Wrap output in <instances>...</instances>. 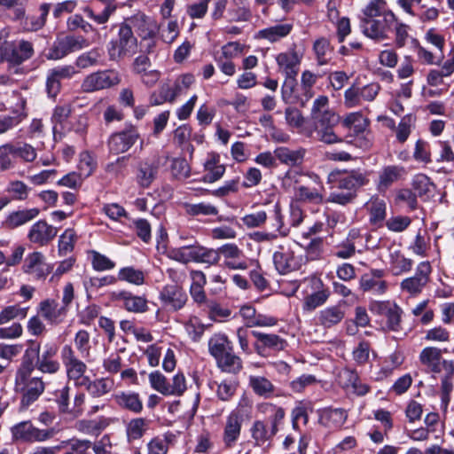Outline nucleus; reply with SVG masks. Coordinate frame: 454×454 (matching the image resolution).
Here are the masks:
<instances>
[{"instance_id": "obj_17", "label": "nucleus", "mask_w": 454, "mask_h": 454, "mask_svg": "<svg viewBox=\"0 0 454 454\" xmlns=\"http://www.w3.org/2000/svg\"><path fill=\"white\" fill-rule=\"evenodd\" d=\"M57 233L56 227L48 224L43 220H39L29 229L27 239L30 242L43 247L49 244L57 236Z\"/></svg>"}, {"instance_id": "obj_48", "label": "nucleus", "mask_w": 454, "mask_h": 454, "mask_svg": "<svg viewBox=\"0 0 454 454\" xmlns=\"http://www.w3.org/2000/svg\"><path fill=\"white\" fill-rule=\"evenodd\" d=\"M370 221L373 224L382 223L387 215V204L383 200L372 199L369 204Z\"/></svg>"}, {"instance_id": "obj_44", "label": "nucleus", "mask_w": 454, "mask_h": 454, "mask_svg": "<svg viewBox=\"0 0 454 454\" xmlns=\"http://www.w3.org/2000/svg\"><path fill=\"white\" fill-rule=\"evenodd\" d=\"M360 288L364 292H372L373 294L381 295L387 288V282L368 275H364L360 279Z\"/></svg>"}, {"instance_id": "obj_46", "label": "nucleus", "mask_w": 454, "mask_h": 454, "mask_svg": "<svg viewBox=\"0 0 454 454\" xmlns=\"http://www.w3.org/2000/svg\"><path fill=\"white\" fill-rule=\"evenodd\" d=\"M16 155L13 143H5L0 145V169L6 171L16 165Z\"/></svg>"}, {"instance_id": "obj_6", "label": "nucleus", "mask_w": 454, "mask_h": 454, "mask_svg": "<svg viewBox=\"0 0 454 454\" xmlns=\"http://www.w3.org/2000/svg\"><path fill=\"white\" fill-rule=\"evenodd\" d=\"M121 82V76L115 70H101L85 76L81 89L83 92L91 93L109 89Z\"/></svg>"}, {"instance_id": "obj_51", "label": "nucleus", "mask_w": 454, "mask_h": 454, "mask_svg": "<svg viewBox=\"0 0 454 454\" xmlns=\"http://www.w3.org/2000/svg\"><path fill=\"white\" fill-rule=\"evenodd\" d=\"M253 410L252 401L246 395H243L236 408L232 410L229 415L237 417V419L244 422L245 420H248L251 419Z\"/></svg>"}, {"instance_id": "obj_42", "label": "nucleus", "mask_w": 454, "mask_h": 454, "mask_svg": "<svg viewBox=\"0 0 454 454\" xmlns=\"http://www.w3.org/2000/svg\"><path fill=\"white\" fill-rule=\"evenodd\" d=\"M249 386L260 396L269 397L274 392L273 384L262 376L251 375L249 377Z\"/></svg>"}, {"instance_id": "obj_20", "label": "nucleus", "mask_w": 454, "mask_h": 454, "mask_svg": "<svg viewBox=\"0 0 454 454\" xmlns=\"http://www.w3.org/2000/svg\"><path fill=\"white\" fill-rule=\"evenodd\" d=\"M252 334L257 340L254 347L256 352L261 356H265L267 348L279 351L283 350L286 345V340L277 334H268L257 331H253Z\"/></svg>"}, {"instance_id": "obj_39", "label": "nucleus", "mask_w": 454, "mask_h": 454, "mask_svg": "<svg viewBox=\"0 0 454 454\" xmlns=\"http://www.w3.org/2000/svg\"><path fill=\"white\" fill-rule=\"evenodd\" d=\"M150 421L145 418H135L130 419L126 427L128 440L135 441L143 437L149 428Z\"/></svg>"}, {"instance_id": "obj_30", "label": "nucleus", "mask_w": 454, "mask_h": 454, "mask_svg": "<svg viewBox=\"0 0 454 454\" xmlns=\"http://www.w3.org/2000/svg\"><path fill=\"white\" fill-rule=\"evenodd\" d=\"M88 393L93 397H101L109 393L114 386L113 380L108 378H100L90 380L89 377L82 382Z\"/></svg>"}, {"instance_id": "obj_53", "label": "nucleus", "mask_w": 454, "mask_h": 454, "mask_svg": "<svg viewBox=\"0 0 454 454\" xmlns=\"http://www.w3.org/2000/svg\"><path fill=\"white\" fill-rule=\"evenodd\" d=\"M16 158L20 159L25 163H31L37 158L36 149L30 144L19 142L14 144Z\"/></svg>"}, {"instance_id": "obj_12", "label": "nucleus", "mask_w": 454, "mask_h": 454, "mask_svg": "<svg viewBox=\"0 0 454 454\" xmlns=\"http://www.w3.org/2000/svg\"><path fill=\"white\" fill-rule=\"evenodd\" d=\"M302 58L303 53L298 51L295 46L289 48L284 52L278 53L276 56L278 71L285 76H296Z\"/></svg>"}, {"instance_id": "obj_4", "label": "nucleus", "mask_w": 454, "mask_h": 454, "mask_svg": "<svg viewBox=\"0 0 454 454\" xmlns=\"http://www.w3.org/2000/svg\"><path fill=\"white\" fill-rule=\"evenodd\" d=\"M60 357L68 380L74 381L75 386L82 387L87 378L86 364L78 358L74 349L69 344L62 347Z\"/></svg>"}, {"instance_id": "obj_14", "label": "nucleus", "mask_w": 454, "mask_h": 454, "mask_svg": "<svg viewBox=\"0 0 454 454\" xmlns=\"http://www.w3.org/2000/svg\"><path fill=\"white\" fill-rule=\"evenodd\" d=\"M160 299L167 309L176 311L185 305L188 298L182 286L167 285L162 288Z\"/></svg>"}, {"instance_id": "obj_49", "label": "nucleus", "mask_w": 454, "mask_h": 454, "mask_svg": "<svg viewBox=\"0 0 454 454\" xmlns=\"http://www.w3.org/2000/svg\"><path fill=\"white\" fill-rule=\"evenodd\" d=\"M157 172V168L149 161H142L137 168V182L144 187L149 186L153 181Z\"/></svg>"}, {"instance_id": "obj_24", "label": "nucleus", "mask_w": 454, "mask_h": 454, "mask_svg": "<svg viewBox=\"0 0 454 454\" xmlns=\"http://www.w3.org/2000/svg\"><path fill=\"white\" fill-rule=\"evenodd\" d=\"M306 150L303 148L291 149L286 146H280L275 149L274 154L277 160L282 164L295 167L302 163Z\"/></svg>"}, {"instance_id": "obj_15", "label": "nucleus", "mask_w": 454, "mask_h": 454, "mask_svg": "<svg viewBox=\"0 0 454 454\" xmlns=\"http://www.w3.org/2000/svg\"><path fill=\"white\" fill-rule=\"evenodd\" d=\"M329 181L333 184V187L345 190L346 192H354L356 188L364 184V177L362 174L356 172H332L329 175Z\"/></svg>"}, {"instance_id": "obj_5", "label": "nucleus", "mask_w": 454, "mask_h": 454, "mask_svg": "<svg viewBox=\"0 0 454 454\" xmlns=\"http://www.w3.org/2000/svg\"><path fill=\"white\" fill-rule=\"evenodd\" d=\"M11 433L13 441L33 443L51 439L55 434V430L53 428L40 429L35 427L31 421L26 420L12 427Z\"/></svg>"}, {"instance_id": "obj_63", "label": "nucleus", "mask_w": 454, "mask_h": 454, "mask_svg": "<svg viewBox=\"0 0 454 454\" xmlns=\"http://www.w3.org/2000/svg\"><path fill=\"white\" fill-rule=\"evenodd\" d=\"M268 219V213L264 210L254 211L241 218V221L247 228L261 227Z\"/></svg>"}, {"instance_id": "obj_19", "label": "nucleus", "mask_w": 454, "mask_h": 454, "mask_svg": "<svg viewBox=\"0 0 454 454\" xmlns=\"http://www.w3.org/2000/svg\"><path fill=\"white\" fill-rule=\"evenodd\" d=\"M114 300L129 312L144 313L148 309L147 301L142 296H137L127 291H119L113 294Z\"/></svg>"}, {"instance_id": "obj_38", "label": "nucleus", "mask_w": 454, "mask_h": 454, "mask_svg": "<svg viewBox=\"0 0 454 454\" xmlns=\"http://www.w3.org/2000/svg\"><path fill=\"white\" fill-rule=\"evenodd\" d=\"M362 31L364 35L375 40L387 38L383 27H380V19L364 18L361 21Z\"/></svg>"}, {"instance_id": "obj_54", "label": "nucleus", "mask_w": 454, "mask_h": 454, "mask_svg": "<svg viewBox=\"0 0 454 454\" xmlns=\"http://www.w3.org/2000/svg\"><path fill=\"white\" fill-rule=\"evenodd\" d=\"M417 57L420 62L427 65H438L443 59V53L432 52L424 46L417 43L415 46Z\"/></svg>"}, {"instance_id": "obj_2", "label": "nucleus", "mask_w": 454, "mask_h": 454, "mask_svg": "<svg viewBox=\"0 0 454 454\" xmlns=\"http://www.w3.org/2000/svg\"><path fill=\"white\" fill-rule=\"evenodd\" d=\"M32 370L31 367H21L15 375L14 391L22 395V409H27L44 392V382L40 377H31Z\"/></svg>"}, {"instance_id": "obj_43", "label": "nucleus", "mask_w": 454, "mask_h": 454, "mask_svg": "<svg viewBox=\"0 0 454 454\" xmlns=\"http://www.w3.org/2000/svg\"><path fill=\"white\" fill-rule=\"evenodd\" d=\"M343 125L349 130H354L356 134L364 133L367 130L368 121L362 113L355 112L348 114L343 120Z\"/></svg>"}, {"instance_id": "obj_1", "label": "nucleus", "mask_w": 454, "mask_h": 454, "mask_svg": "<svg viewBox=\"0 0 454 454\" xmlns=\"http://www.w3.org/2000/svg\"><path fill=\"white\" fill-rule=\"evenodd\" d=\"M310 115L315 130H301V133L310 137L315 131L319 141L329 145L342 141L333 131V127L339 122V116L329 108L326 96H319L314 100Z\"/></svg>"}, {"instance_id": "obj_45", "label": "nucleus", "mask_w": 454, "mask_h": 454, "mask_svg": "<svg viewBox=\"0 0 454 454\" xmlns=\"http://www.w3.org/2000/svg\"><path fill=\"white\" fill-rule=\"evenodd\" d=\"M412 264V260L406 258L400 251H394L390 254V265L395 275L410 271Z\"/></svg>"}, {"instance_id": "obj_37", "label": "nucleus", "mask_w": 454, "mask_h": 454, "mask_svg": "<svg viewBox=\"0 0 454 454\" xmlns=\"http://www.w3.org/2000/svg\"><path fill=\"white\" fill-rule=\"evenodd\" d=\"M217 366L225 372L228 373H238L242 369V360L239 356L233 353V349L223 356H221L216 360Z\"/></svg>"}, {"instance_id": "obj_27", "label": "nucleus", "mask_w": 454, "mask_h": 454, "mask_svg": "<svg viewBox=\"0 0 454 454\" xmlns=\"http://www.w3.org/2000/svg\"><path fill=\"white\" fill-rule=\"evenodd\" d=\"M363 13L364 18H377L385 15L386 22L395 20V15L387 9L384 0H371L364 7Z\"/></svg>"}, {"instance_id": "obj_28", "label": "nucleus", "mask_w": 454, "mask_h": 454, "mask_svg": "<svg viewBox=\"0 0 454 454\" xmlns=\"http://www.w3.org/2000/svg\"><path fill=\"white\" fill-rule=\"evenodd\" d=\"M347 411L341 408H325L320 411L319 419L326 427H340L347 420Z\"/></svg>"}, {"instance_id": "obj_3", "label": "nucleus", "mask_w": 454, "mask_h": 454, "mask_svg": "<svg viewBox=\"0 0 454 454\" xmlns=\"http://www.w3.org/2000/svg\"><path fill=\"white\" fill-rule=\"evenodd\" d=\"M137 40L133 35L131 26L121 23L119 27L118 38L109 43L107 51L111 60L118 61L136 51Z\"/></svg>"}, {"instance_id": "obj_13", "label": "nucleus", "mask_w": 454, "mask_h": 454, "mask_svg": "<svg viewBox=\"0 0 454 454\" xmlns=\"http://www.w3.org/2000/svg\"><path fill=\"white\" fill-rule=\"evenodd\" d=\"M138 137L139 134L137 129L130 126L110 137L108 140L109 150L114 154L125 153L137 142Z\"/></svg>"}, {"instance_id": "obj_56", "label": "nucleus", "mask_w": 454, "mask_h": 454, "mask_svg": "<svg viewBox=\"0 0 454 454\" xmlns=\"http://www.w3.org/2000/svg\"><path fill=\"white\" fill-rule=\"evenodd\" d=\"M76 241V233L73 229L66 230L59 237V253L60 255H67L74 249Z\"/></svg>"}, {"instance_id": "obj_36", "label": "nucleus", "mask_w": 454, "mask_h": 454, "mask_svg": "<svg viewBox=\"0 0 454 454\" xmlns=\"http://www.w3.org/2000/svg\"><path fill=\"white\" fill-rule=\"evenodd\" d=\"M313 51L319 66L327 65L333 59V49L331 46L330 41L325 37L317 39L314 42Z\"/></svg>"}, {"instance_id": "obj_11", "label": "nucleus", "mask_w": 454, "mask_h": 454, "mask_svg": "<svg viewBox=\"0 0 454 454\" xmlns=\"http://www.w3.org/2000/svg\"><path fill=\"white\" fill-rule=\"evenodd\" d=\"M35 350L37 354L35 367L43 373L55 374L60 369V364L55 359L59 347L53 342H46L40 353V344H36Z\"/></svg>"}, {"instance_id": "obj_33", "label": "nucleus", "mask_w": 454, "mask_h": 454, "mask_svg": "<svg viewBox=\"0 0 454 454\" xmlns=\"http://www.w3.org/2000/svg\"><path fill=\"white\" fill-rule=\"evenodd\" d=\"M404 169L399 166H387L385 167L379 175L378 188L380 191H385L394 183L397 182L403 174Z\"/></svg>"}, {"instance_id": "obj_23", "label": "nucleus", "mask_w": 454, "mask_h": 454, "mask_svg": "<svg viewBox=\"0 0 454 454\" xmlns=\"http://www.w3.org/2000/svg\"><path fill=\"white\" fill-rule=\"evenodd\" d=\"M420 364L427 367L431 372L440 373L442 372V350L437 347H426L419 356Z\"/></svg>"}, {"instance_id": "obj_10", "label": "nucleus", "mask_w": 454, "mask_h": 454, "mask_svg": "<svg viewBox=\"0 0 454 454\" xmlns=\"http://www.w3.org/2000/svg\"><path fill=\"white\" fill-rule=\"evenodd\" d=\"M34 53L33 43L23 39L5 43L1 48V58L13 65H20L31 59Z\"/></svg>"}, {"instance_id": "obj_35", "label": "nucleus", "mask_w": 454, "mask_h": 454, "mask_svg": "<svg viewBox=\"0 0 454 454\" xmlns=\"http://www.w3.org/2000/svg\"><path fill=\"white\" fill-rule=\"evenodd\" d=\"M204 168L206 174L203 181L206 183H214L223 177L225 172V166L219 164V157L211 155L205 162Z\"/></svg>"}, {"instance_id": "obj_59", "label": "nucleus", "mask_w": 454, "mask_h": 454, "mask_svg": "<svg viewBox=\"0 0 454 454\" xmlns=\"http://www.w3.org/2000/svg\"><path fill=\"white\" fill-rule=\"evenodd\" d=\"M295 196L299 200L311 203H321L323 196L316 189L301 185L297 188Z\"/></svg>"}, {"instance_id": "obj_26", "label": "nucleus", "mask_w": 454, "mask_h": 454, "mask_svg": "<svg viewBox=\"0 0 454 454\" xmlns=\"http://www.w3.org/2000/svg\"><path fill=\"white\" fill-rule=\"evenodd\" d=\"M345 317V312L340 306H330L320 310L317 314V322L325 328H331L338 325Z\"/></svg>"}, {"instance_id": "obj_57", "label": "nucleus", "mask_w": 454, "mask_h": 454, "mask_svg": "<svg viewBox=\"0 0 454 454\" xmlns=\"http://www.w3.org/2000/svg\"><path fill=\"white\" fill-rule=\"evenodd\" d=\"M91 258V264L95 270L97 271H104L110 270L115 267V263L106 257V255L95 251L91 250L89 252Z\"/></svg>"}, {"instance_id": "obj_8", "label": "nucleus", "mask_w": 454, "mask_h": 454, "mask_svg": "<svg viewBox=\"0 0 454 454\" xmlns=\"http://www.w3.org/2000/svg\"><path fill=\"white\" fill-rule=\"evenodd\" d=\"M431 273L432 266L428 261L419 262L415 274L400 283L401 290L411 296L419 295L429 283Z\"/></svg>"}, {"instance_id": "obj_16", "label": "nucleus", "mask_w": 454, "mask_h": 454, "mask_svg": "<svg viewBox=\"0 0 454 454\" xmlns=\"http://www.w3.org/2000/svg\"><path fill=\"white\" fill-rule=\"evenodd\" d=\"M22 270L25 273L32 275L37 279L44 278L51 272V268L45 262L43 254L37 251L26 256Z\"/></svg>"}, {"instance_id": "obj_61", "label": "nucleus", "mask_w": 454, "mask_h": 454, "mask_svg": "<svg viewBox=\"0 0 454 454\" xmlns=\"http://www.w3.org/2000/svg\"><path fill=\"white\" fill-rule=\"evenodd\" d=\"M90 335L85 330H79L74 336V342L77 351L82 356H88L90 353Z\"/></svg>"}, {"instance_id": "obj_29", "label": "nucleus", "mask_w": 454, "mask_h": 454, "mask_svg": "<svg viewBox=\"0 0 454 454\" xmlns=\"http://www.w3.org/2000/svg\"><path fill=\"white\" fill-rule=\"evenodd\" d=\"M292 29V24H277L258 31L257 37L265 39L270 43H275L279 41L281 38L287 36L291 33Z\"/></svg>"}, {"instance_id": "obj_55", "label": "nucleus", "mask_w": 454, "mask_h": 454, "mask_svg": "<svg viewBox=\"0 0 454 454\" xmlns=\"http://www.w3.org/2000/svg\"><path fill=\"white\" fill-rule=\"evenodd\" d=\"M6 192L12 196V200H25L28 197L30 188L24 182L14 180L8 184Z\"/></svg>"}, {"instance_id": "obj_47", "label": "nucleus", "mask_w": 454, "mask_h": 454, "mask_svg": "<svg viewBox=\"0 0 454 454\" xmlns=\"http://www.w3.org/2000/svg\"><path fill=\"white\" fill-rule=\"evenodd\" d=\"M160 39L166 43H172L179 35V26L176 20H168L158 26Z\"/></svg>"}, {"instance_id": "obj_64", "label": "nucleus", "mask_w": 454, "mask_h": 454, "mask_svg": "<svg viewBox=\"0 0 454 454\" xmlns=\"http://www.w3.org/2000/svg\"><path fill=\"white\" fill-rule=\"evenodd\" d=\"M317 76L314 73L309 70H305L302 72L301 77V86L306 100H309L313 97L314 92L312 88L317 82Z\"/></svg>"}, {"instance_id": "obj_62", "label": "nucleus", "mask_w": 454, "mask_h": 454, "mask_svg": "<svg viewBox=\"0 0 454 454\" xmlns=\"http://www.w3.org/2000/svg\"><path fill=\"white\" fill-rule=\"evenodd\" d=\"M185 209L187 214L191 215H215L218 214L216 207L209 203L186 204Z\"/></svg>"}, {"instance_id": "obj_34", "label": "nucleus", "mask_w": 454, "mask_h": 454, "mask_svg": "<svg viewBox=\"0 0 454 454\" xmlns=\"http://www.w3.org/2000/svg\"><path fill=\"white\" fill-rule=\"evenodd\" d=\"M39 213L36 207L15 211L7 216L4 223L8 228L14 229L33 220Z\"/></svg>"}, {"instance_id": "obj_58", "label": "nucleus", "mask_w": 454, "mask_h": 454, "mask_svg": "<svg viewBox=\"0 0 454 454\" xmlns=\"http://www.w3.org/2000/svg\"><path fill=\"white\" fill-rule=\"evenodd\" d=\"M120 280L127 281L134 285H142L145 281L143 271L136 270L133 267H125L120 270L118 273Z\"/></svg>"}, {"instance_id": "obj_7", "label": "nucleus", "mask_w": 454, "mask_h": 454, "mask_svg": "<svg viewBox=\"0 0 454 454\" xmlns=\"http://www.w3.org/2000/svg\"><path fill=\"white\" fill-rule=\"evenodd\" d=\"M294 247V244L285 242L273 254L275 268L280 274H287L300 268L301 259L295 254Z\"/></svg>"}, {"instance_id": "obj_18", "label": "nucleus", "mask_w": 454, "mask_h": 454, "mask_svg": "<svg viewBox=\"0 0 454 454\" xmlns=\"http://www.w3.org/2000/svg\"><path fill=\"white\" fill-rule=\"evenodd\" d=\"M126 23L130 25L131 29L134 28L143 40L153 38L158 29L157 23L142 13L132 16Z\"/></svg>"}, {"instance_id": "obj_40", "label": "nucleus", "mask_w": 454, "mask_h": 454, "mask_svg": "<svg viewBox=\"0 0 454 454\" xmlns=\"http://www.w3.org/2000/svg\"><path fill=\"white\" fill-rule=\"evenodd\" d=\"M268 218L270 219V225L272 230L283 237L288 234L289 228L284 223V216L279 203L274 204L272 209L269 212Z\"/></svg>"}, {"instance_id": "obj_60", "label": "nucleus", "mask_w": 454, "mask_h": 454, "mask_svg": "<svg viewBox=\"0 0 454 454\" xmlns=\"http://www.w3.org/2000/svg\"><path fill=\"white\" fill-rule=\"evenodd\" d=\"M395 202L397 205L407 207L410 210L416 209L418 206L416 195L409 189L396 191Z\"/></svg>"}, {"instance_id": "obj_32", "label": "nucleus", "mask_w": 454, "mask_h": 454, "mask_svg": "<svg viewBox=\"0 0 454 454\" xmlns=\"http://www.w3.org/2000/svg\"><path fill=\"white\" fill-rule=\"evenodd\" d=\"M51 4L43 3L40 5V15H31L25 19L23 29L27 32H36L42 29L46 24L47 17L50 12Z\"/></svg>"}, {"instance_id": "obj_52", "label": "nucleus", "mask_w": 454, "mask_h": 454, "mask_svg": "<svg viewBox=\"0 0 454 454\" xmlns=\"http://www.w3.org/2000/svg\"><path fill=\"white\" fill-rule=\"evenodd\" d=\"M102 54L98 49L86 51L75 59V66L81 69H86L99 64Z\"/></svg>"}, {"instance_id": "obj_9", "label": "nucleus", "mask_w": 454, "mask_h": 454, "mask_svg": "<svg viewBox=\"0 0 454 454\" xmlns=\"http://www.w3.org/2000/svg\"><path fill=\"white\" fill-rule=\"evenodd\" d=\"M90 43L82 35H67L58 39L50 49L48 59L58 60L67 55L89 47Z\"/></svg>"}, {"instance_id": "obj_31", "label": "nucleus", "mask_w": 454, "mask_h": 454, "mask_svg": "<svg viewBox=\"0 0 454 454\" xmlns=\"http://www.w3.org/2000/svg\"><path fill=\"white\" fill-rule=\"evenodd\" d=\"M231 349L232 343L225 334H215L208 340V351L215 360Z\"/></svg>"}, {"instance_id": "obj_50", "label": "nucleus", "mask_w": 454, "mask_h": 454, "mask_svg": "<svg viewBox=\"0 0 454 454\" xmlns=\"http://www.w3.org/2000/svg\"><path fill=\"white\" fill-rule=\"evenodd\" d=\"M412 187L419 196H426L427 198L433 194L434 190V184L430 181L429 177L424 174H418L414 176Z\"/></svg>"}, {"instance_id": "obj_25", "label": "nucleus", "mask_w": 454, "mask_h": 454, "mask_svg": "<svg viewBox=\"0 0 454 454\" xmlns=\"http://www.w3.org/2000/svg\"><path fill=\"white\" fill-rule=\"evenodd\" d=\"M243 422L237 419V417L228 415L223 427V441L227 448L233 447L239 440Z\"/></svg>"}, {"instance_id": "obj_21", "label": "nucleus", "mask_w": 454, "mask_h": 454, "mask_svg": "<svg viewBox=\"0 0 454 454\" xmlns=\"http://www.w3.org/2000/svg\"><path fill=\"white\" fill-rule=\"evenodd\" d=\"M114 403L122 410L138 414L143 411V401L138 393L119 391L113 395Z\"/></svg>"}, {"instance_id": "obj_41", "label": "nucleus", "mask_w": 454, "mask_h": 454, "mask_svg": "<svg viewBox=\"0 0 454 454\" xmlns=\"http://www.w3.org/2000/svg\"><path fill=\"white\" fill-rule=\"evenodd\" d=\"M28 307L13 304L4 307L0 311V325L14 319H24L27 316Z\"/></svg>"}, {"instance_id": "obj_22", "label": "nucleus", "mask_w": 454, "mask_h": 454, "mask_svg": "<svg viewBox=\"0 0 454 454\" xmlns=\"http://www.w3.org/2000/svg\"><path fill=\"white\" fill-rule=\"evenodd\" d=\"M38 312L50 324L58 325L63 321L67 311L56 301L48 299L40 302Z\"/></svg>"}]
</instances>
